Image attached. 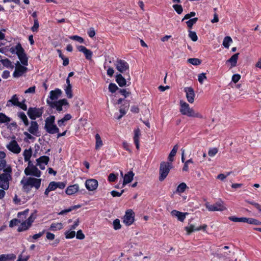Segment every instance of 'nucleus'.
<instances>
[{"mask_svg":"<svg viewBox=\"0 0 261 261\" xmlns=\"http://www.w3.org/2000/svg\"><path fill=\"white\" fill-rule=\"evenodd\" d=\"M41 179L36 178L34 177H28L23 178L20 181V184L22 186V190L24 192L29 193L33 187H35L38 190L41 185Z\"/></svg>","mask_w":261,"mask_h":261,"instance_id":"f257e3e1","label":"nucleus"},{"mask_svg":"<svg viewBox=\"0 0 261 261\" xmlns=\"http://www.w3.org/2000/svg\"><path fill=\"white\" fill-rule=\"evenodd\" d=\"M180 112L184 115L188 117H192L194 118H198L202 119L203 118L202 114L200 113L195 112L193 109L190 107V106L187 102L180 100Z\"/></svg>","mask_w":261,"mask_h":261,"instance_id":"f03ea898","label":"nucleus"},{"mask_svg":"<svg viewBox=\"0 0 261 261\" xmlns=\"http://www.w3.org/2000/svg\"><path fill=\"white\" fill-rule=\"evenodd\" d=\"M6 171L0 174V188L4 190L9 189L10 181L12 179V169H7Z\"/></svg>","mask_w":261,"mask_h":261,"instance_id":"7ed1b4c3","label":"nucleus"},{"mask_svg":"<svg viewBox=\"0 0 261 261\" xmlns=\"http://www.w3.org/2000/svg\"><path fill=\"white\" fill-rule=\"evenodd\" d=\"M55 117L51 115L45 120L44 129L50 134H55L59 132V129L55 123Z\"/></svg>","mask_w":261,"mask_h":261,"instance_id":"20e7f679","label":"nucleus"},{"mask_svg":"<svg viewBox=\"0 0 261 261\" xmlns=\"http://www.w3.org/2000/svg\"><path fill=\"white\" fill-rule=\"evenodd\" d=\"M173 168L172 163L162 162L159 169V180H164L168 176L170 170Z\"/></svg>","mask_w":261,"mask_h":261,"instance_id":"39448f33","label":"nucleus"},{"mask_svg":"<svg viewBox=\"0 0 261 261\" xmlns=\"http://www.w3.org/2000/svg\"><path fill=\"white\" fill-rule=\"evenodd\" d=\"M47 103L51 108L56 109L59 112L63 110V106H69V103L66 99H62L58 101H50L47 99Z\"/></svg>","mask_w":261,"mask_h":261,"instance_id":"423d86ee","label":"nucleus"},{"mask_svg":"<svg viewBox=\"0 0 261 261\" xmlns=\"http://www.w3.org/2000/svg\"><path fill=\"white\" fill-rule=\"evenodd\" d=\"M15 50L21 63L23 65L27 66L28 65V58L20 43H18L15 46Z\"/></svg>","mask_w":261,"mask_h":261,"instance_id":"0eeeda50","label":"nucleus"},{"mask_svg":"<svg viewBox=\"0 0 261 261\" xmlns=\"http://www.w3.org/2000/svg\"><path fill=\"white\" fill-rule=\"evenodd\" d=\"M205 207L211 212H223L227 210L224 202L222 201H218L214 204H210L209 203L207 202L205 203Z\"/></svg>","mask_w":261,"mask_h":261,"instance_id":"6e6552de","label":"nucleus"},{"mask_svg":"<svg viewBox=\"0 0 261 261\" xmlns=\"http://www.w3.org/2000/svg\"><path fill=\"white\" fill-rule=\"evenodd\" d=\"M42 113V109L36 108H29L27 113L29 117L33 120L41 117Z\"/></svg>","mask_w":261,"mask_h":261,"instance_id":"1a4fd4ad","label":"nucleus"},{"mask_svg":"<svg viewBox=\"0 0 261 261\" xmlns=\"http://www.w3.org/2000/svg\"><path fill=\"white\" fill-rule=\"evenodd\" d=\"M135 213L132 210H128L126 211L123 217V223L127 226H129L134 222Z\"/></svg>","mask_w":261,"mask_h":261,"instance_id":"9d476101","label":"nucleus"},{"mask_svg":"<svg viewBox=\"0 0 261 261\" xmlns=\"http://www.w3.org/2000/svg\"><path fill=\"white\" fill-rule=\"evenodd\" d=\"M116 68L121 73H123L129 69L128 64L123 60H118L115 64Z\"/></svg>","mask_w":261,"mask_h":261,"instance_id":"9b49d317","label":"nucleus"},{"mask_svg":"<svg viewBox=\"0 0 261 261\" xmlns=\"http://www.w3.org/2000/svg\"><path fill=\"white\" fill-rule=\"evenodd\" d=\"M24 173L26 175H32L37 177H39L41 176L40 171L35 166L31 168L27 167L24 169Z\"/></svg>","mask_w":261,"mask_h":261,"instance_id":"f8f14e48","label":"nucleus"},{"mask_svg":"<svg viewBox=\"0 0 261 261\" xmlns=\"http://www.w3.org/2000/svg\"><path fill=\"white\" fill-rule=\"evenodd\" d=\"M27 70L28 68L27 67L21 65L19 62L17 61L14 72L13 74V76L15 77H19L22 75V74L25 73Z\"/></svg>","mask_w":261,"mask_h":261,"instance_id":"ddd939ff","label":"nucleus"},{"mask_svg":"<svg viewBox=\"0 0 261 261\" xmlns=\"http://www.w3.org/2000/svg\"><path fill=\"white\" fill-rule=\"evenodd\" d=\"M7 147L9 150L14 153H19L21 151V148L17 142L15 140L11 141L9 144L7 145Z\"/></svg>","mask_w":261,"mask_h":261,"instance_id":"4468645a","label":"nucleus"},{"mask_svg":"<svg viewBox=\"0 0 261 261\" xmlns=\"http://www.w3.org/2000/svg\"><path fill=\"white\" fill-rule=\"evenodd\" d=\"M185 92L186 93V98L188 101L192 103L194 101L195 96L193 89L191 87L185 88Z\"/></svg>","mask_w":261,"mask_h":261,"instance_id":"2eb2a0df","label":"nucleus"},{"mask_svg":"<svg viewBox=\"0 0 261 261\" xmlns=\"http://www.w3.org/2000/svg\"><path fill=\"white\" fill-rule=\"evenodd\" d=\"M206 227H207V225L206 224H204V225L200 226L197 228H196L193 224H190L189 226L185 227V229L187 231V234L188 235H189L192 232H193L195 231H199L201 229L205 230Z\"/></svg>","mask_w":261,"mask_h":261,"instance_id":"dca6fc26","label":"nucleus"},{"mask_svg":"<svg viewBox=\"0 0 261 261\" xmlns=\"http://www.w3.org/2000/svg\"><path fill=\"white\" fill-rule=\"evenodd\" d=\"M85 186L89 191H93L97 188L98 181L94 179H88L85 182Z\"/></svg>","mask_w":261,"mask_h":261,"instance_id":"f3484780","label":"nucleus"},{"mask_svg":"<svg viewBox=\"0 0 261 261\" xmlns=\"http://www.w3.org/2000/svg\"><path fill=\"white\" fill-rule=\"evenodd\" d=\"M77 48L79 51L82 52L84 54L86 59L91 60L93 53L90 50L82 45L79 46Z\"/></svg>","mask_w":261,"mask_h":261,"instance_id":"a211bd4d","label":"nucleus"},{"mask_svg":"<svg viewBox=\"0 0 261 261\" xmlns=\"http://www.w3.org/2000/svg\"><path fill=\"white\" fill-rule=\"evenodd\" d=\"M171 214L172 216L177 217L179 221L183 222L186 215H188V213H182L177 210H173L171 211Z\"/></svg>","mask_w":261,"mask_h":261,"instance_id":"6ab92c4d","label":"nucleus"},{"mask_svg":"<svg viewBox=\"0 0 261 261\" xmlns=\"http://www.w3.org/2000/svg\"><path fill=\"white\" fill-rule=\"evenodd\" d=\"M134 173L133 171H129L127 173L125 174L123 177V181L122 184L123 187L126 184L130 183L133 179Z\"/></svg>","mask_w":261,"mask_h":261,"instance_id":"aec40b11","label":"nucleus"},{"mask_svg":"<svg viewBox=\"0 0 261 261\" xmlns=\"http://www.w3.org/2000/svg\"><path fill=\"white\" fill-rule=\"evenodd\" d=\"M242 222L247 223L250 224H253L255 225H261L260 221L256 219L252 218L242 217Z\"/></svg>","mask_w":261,"mask_h":261,"instance_id":"412c9836","label":"nucleus"},{"mask_svg":"<svg viewBox=\"0 0 261 261\" xmlns=\"http://www.w3.org/2000/svg\"><path fill=\"white\" fill-rule=\"evenodd\" d=\"M79 190V185L75 184L68 186L66 190V193L67 195H71L76 193Z\"/></svg>","mask_w":261,"mask_h":261,"instance_id":"4be33fe9","label":"nucleus"},{"mask_svg":"<svg viewBox=\"0 0 261 261\" xmlns=\"http://www.w3.org/2000/svg\"><path fill=\"white\" fill-rule=\"evenodd\" d=\"M62 91L59 89H56L55 90H52L50 92V100L53 101L57 100L61 95Z\"/></svg>","mask_w":261,"mask_h":261,"instance_id":"5701e85b","label":"nucleus"},{"mask_svg":"<svg viewBox=\"0 0 261 261\" xmlns=\"http://www.w3.org/2000/svg\"><path fill=\"white\" fill-rule=\"evenodd\" d=\"M28 131L34 135H37L38 132V124L36 121H31Z\"/></svg>","mask_w":261,"mask_h":261,"instance_id":"b1692460","label":"nucleus"},{"mask_svg":"<svg viewBox=\"0 0 261 261\" xmlns=\"http://www.w3.org/2000/svg\"><path fill=\"white\" fill-rule=\"evenodd\" d=\"M140 136V130L139 128H137L134 130V140L136 148L139 149V137Z\"/></svg>","mask_w":261,"mask_h":261,"instance_id":"393cba45","label":"nucleus"},{"mask_svg":"<svg viewBox=\"0 0 261 261\" xmlns=\"http://www.w3.org/2000/svg\"><path fill=\"white\" fill-rule=\"evenodd\" d=\"M239 53H237L232 55L230 59L226 61V63H230L231 67L236 66L237 61L238 60Z\"/></svg>","mask_w":261,"mask_h":261,"instance_id":"a878e982","label":"nucleus"},{"mask_svg":"<svg viewBox=\"0 0 261 261\" xmlns=\"http://www.w3.org/2000/svg\"><path fill=\"white\" fill-rule=\"evenodd\" d=\"M178 149V144H176L175 145H174V146L173 147V148L172 149V150L171 151V152L168 156V159L169 160L168 162L172 163L174 161V156L176 155Z\"/></svg>","mask_w":261,"mask_h":261,"instance_id":"bb28decb","label":"nucleus"},{"mask_svg":"<svg viewBox=\"0 0 261 261\" xmlns=\"http://www.w3.org/2000/svg\"><path fill=\"white\" fill-rule=\"evenodd\" d=\"M116 81L120 87H123L126 85V80L123 77L121 74H117L116 76Z\"/></svg>","mask_w":261,"mask_h":261,"instance_id":"cd10ccee","label":"nucleus"},{"mask_svg":"<svg viewBox=\"0 0 261 261\" xmlns=\"http://www.w3.org/2000/svg\"><path fill=\"white\" fill-rule=\"evenodd\" d=\"M7 169H12L11 165L7 164L5 160H0V171L3 170V172H6Z\"/></svg>","mask_w":261,"mask_h":261,"instance_id":"c85d7f7f","label":"nucleus"},{"mask_svg":"<svg viewBox=\"0 0 261 261\" xmlns=\"http://www.w3.org/2000/svg\"><path fill=\"white\" fill-rule=\"evenodd\" d=\"M95 149L98 150L103 145V142L101 139L100 135L96 134L95 136Z\"/></svg>","mask_w":261,"mask_h":261,"instance_id":"c756f323","label":"nucleus"},{"mask_svg":"<svg viewBox=\"0 0 261 261\" xmlns=\"http://www.w3.org/2000/svg\"><path fill=\"white\" fill-rule=\"evenodd\" d=\"M49 160V158L47 156H41L38 159H37V165H40V164H43L47 165Z\"/></svg>","mask_w":261,"mask_h":261,"instance_id":"7c9ffc66","label":"nucleus"},{"mask_svg":"<svg viewBox=\"0 0 261 261\" xmlns=\"http://www.w3.org/2000/svg\"><path fill=\"white\" fill-rule=\"evenodd\" d=\"M63 228L62 223H52L49 227V230L51 231H57L61 230Z\"/></svg>","mask_w":261,"mask_h":261,"instance_id":"2f4dec72","label":"nucleus"},{"mask_svg":"<svg viewBox=\"0 0 261 261\" xmlns=\"http://www.w3.org/2000/svg\"><path fill=\"white\" fill-rule=\"evenodd\" d=\"M19 102L17 95L16 94H14L13 95L11 99L8 101L7 105L9 106V103H11L13 105L17 106L19 105Z\"/></svg>","mask_w":261,"mask_h":261,"instance_id":"473e14b6","label":"nucleus"},{"mask_svg":"<svg viewBox=\"0 0 261 261\" xmlns=\"http://www.w3.org/2000/svg\"><path fill=\"white\" fill-rule=\"evenodd\" d=\"M32 151L30 148L29 149H25L23 152L24 160L25 162L29 161L32 156Z\"/></svg>","mask_w":261,"mask_h":261,"instance_id":"72a5a7b5","label":"nucleus"},{"mask_svg":"<svg viewBox=\"0 0 261 261\" xmlns=\"http://www.w3.org/2000/svg\"><path fill=\"white\" fill-rule=\"evenodd\" d=\"M18 116L23 121L24 125L28 126L29 124L27 116L23 112L18 113Z\"/></svg>","mask_w":261,"mask_h":261,"instance_id":"f704fd0d","label":"nucleus"},{"mask_svg":"<svg viewBox=\"0 0 261 261\" xmlns=\"http://www.w3.org/2000/svg\"><path fill=\"white\" fill-rule=\"evenodd\" d=\"M81 205H76L72 206L68 209L62 211L61 212H60L59 213V215H64V214L70 212L73 210L79 208L81 207Z\"/></svg>","mask_w":261,"mask_h":261,"instance_id":"c9c22d12","label":"nucleus"},{"mask_svg":"<svg viewBox=\"0 0 261 261\" xmlns=\"http://www.w3.org/2000/svg\"><path fill=\"white\" fill-rule=\"evenodd\" d=\"M232 42L231 38L229 36H226L224 38L223 41V45L226 48L229 47V43Z\"/></svg>","mask_w":261,"mask_h":261,"instance_id":"e433bc0d","label":"nucleus"},{"mask_svg":"<svg viewBox=\"0 0 261 261\" xmlns=\"http://www.w3.org/2000/svg\"><path fill=\"white\" fill-rule=\"evenodd\" d=\"M10 120V118L7 117L5 114L0 113V123L9 122Z\"/></svg>","mask_w":261,"mask_h":261,"instance_id":"4c0bfd02","label":"nucleus"},{"mask_svg":"<svg viewBox=\"0 0 261 261\" xmlns=\"http://www.w3.org/2000/svg\"><path fill=\"white\" fill-rule=\"evenodd\" d=\"M198 20V18L195 17L192 19H189L187 21H186V24L187 25V27L189 29H191L192 28V26L196 23V22Z\"/></svg>","mask_w":261,"mask_h":261,"instance_id":"58836bf2","label":"nucleus"},{"mask_svg":"<svg viewBox=\"0 0 261 261\" xmlns=\"http://www.w3.org/2000/svg\"><path fill=\"white\" fill-rule=\"evenodd\" d=\"M21 225L18 228V231L21 232L24 230H25L28 229V228L30 227V226L28 225L27 224V222H22V223H20Z\"/></svg>","mask_w":261,"mask_h":261,"instance_id":"ea45409f","label":"nucleus"},{"mask_svg":"<svg viewBox=\"0 0 261 261\" xmlns=\"http://www.w3.org/2000/svg\"><path fill=\"white\" fill-rule=\"evenodd\" d=\"M187 188L186 184L185 182H182L177 186L176 191L178 193H183Z\"/></svg>","mask_w":261,"mask_h":261,"instance_id":"a19ab883","label":"nucleus"},{"mask_svg":"<svg viewBox=\"0 0 261 261\" xmlns=\"http://www.w3.org/2000/svg\"><path fill=\"white\" fill-rule=\"evenodd\" d=\"M188 62L193 65H198L201 63V61L197 58H190Z\"/></svg>","mask_w":261,"mask_h":261,"instance_id":"79ce46f5","label":"nucleus"},{"mask_svg":"<svg viewBox=\"0 0 261 261\" xmlns=\"http://www.w3.org/2000/svg\"><path fill=\"white\" fill-rule=\"evenodd\" d=\"M65 91L67 97L68 98H71L73 96L72 86H67Z\"/></svg>","mask_w":261,"mask_h":261,"instance_id":"37998d69","label":"nucleus"},{"mask_svg":"<svg viewBox=\"0 0 261 261\" xmlns=\"http://www.w3.org/2000/svg\"><path fill=\"white\" fill-rule=\"evenodd\" d=\"M189 37L193 41H196L198 39L197 36L195 32L189 31Z\"/></svg>","mask_w":261,"mask_h":261,"instance_id":"c03bdc74","label":"nucleus"},{"mask_svg":"<svg viewBox=\"0 0 261 261\" xmlns=\"http://www.w3.org/2000/svg\"><path fill=\"white\" fill-rule=\"evenodd\" d=\"M173 8L178 14H180L183 11L182 7L180 5H174Z\"/></svg>","mask_w":261,"mask_h":261,"instance_id":"a18cd8bd","label":"nucleus"},{"mask_svg":"<svg viewBox=\"0 0 261 261\" xmlns=\"http://www.w3.org/2000/svg\"><path fill=\"white\" fill-rule=\"evenodd\" d=\"M109 90L111 93H114L119 90V88L115 84L111 83L109 86Z\"/></svg>","mask_w":261,"mask_h":261,"instance_id":"49530a36","label":"nucleus"},{"mask_svg":"<svg viewBox=\"0 0 261 261\" xmlns=\"http://www.w3.org/2000/svg\"><path fill=\"white\" fill-rule=\"evenodd\" d=\"M114 229L118 230L121 228V225L120 223V220L118 219H115L113 223Z\"/></svg>","mask_w":261,"mask_h":261,"instance_id":"de8ad7c7","label":"nucleus"},{"mask_svg":"<svg viewBox=\"0 0 261 261\" xmlns=\"http://www.w3.org/2000/svg\"><path fill=\"white\" fill-rule=\"evenodd\" d=\"M65 234L66 239H72L74 237L75 232L74 231L68 230L65 232Z\"/></svg>","mask_w":261,"mask_h":261,"instance_id":"09e8293b","label":"nucleus"},{"mask_svg":"<svg viewBox=\"0 0 261 261\" xmlns=\"http://www.w3.org/2000/svg\"><path fill=\"white\" fill-rule=\"evenodd\" d=\"M39 25L38 21L37 19L35 18L34 20V25L32 27L31 30L33 32H37L38 31V28H39Z\"/></svg>","mask_w":261,"mask_h":261,"instance_id":"8fccbe9b","label":"nucleus"},{"mask_svg":"<svg viewBox=\"0 0 261 261\" xmlns=\"http://www.w3.org/2000/svg\"><path fill=\"white\" fill-rule=\"evenodd\" d=\"M70 39L74 41H76L81 43H83L84 41L82 37L77 35L70 36Z\"/></svg>","mask_w":261,"mask_h":261,"instance_id":"3c124183","label":"nucleus"},{"mask_svg":"<svg viewBox=\"0 0 261 261\" xmlns=\"http://www.w3.org/2000/svg\"><path fill=\"white\" fill-rule=\"evenodd\" d=\"M218 152V149L217 148H213L209 149L208 154L210 156H214Z\"/></svg>","mask_w":261,"mask_h":261,"instance_id":"603ef678","label":"nucleus"},{"mask_svg":"<svg viewBox=\"0 0 261 261\" xmlns=\"http://www.w3.org/2000/svg\"><path fill=\"white\" fill-rule=\"evenodd\" d=\"M21 223V220L17 219H13L10 222L9 226L10 227H13L14 226L18 225L19 223Z\"/></svg>","mask_w":261,"mask_h":261,"instance_id":"864d4df0","label":"nucleus"},{"mask_svg":"<svg viewBox=\"0 0 261 261\" xmlns=\"http://www.w3.org/2000/svg\"><path fill=\"white\" fill-rule=\"evenodd\" d=\"M206 79L205 73H202L198 75V82L201 84H203V81Z\"/></svg>","mask_w":261,"mask_h":261,"instance_id":"5fc2aeb1","label":"nucleus"},{"mask_svg":"<svg viewBox=\"0 0 261 261\" xmlns=\"http://www.w3.org/2000/svg\"><path fill=\"white\" fill-rule=\"evenodd\" d=\"M124 192V190H121L120 192H118L117 191L114 190V191H112L111 192V194L112 195V196L114 197H120L122 195V194Z\"/></svg>","mask_w":261,"mask_h":261,"instance_id":"6e6d98bb","label":"nucleus"},{"mask_svg":"<svg viewBox=\"0 0 261 261\" xmlns=\"http://www.w3.org/2000/svg\"><path fill=\"white\" fill-rule=\"evenodd\" d=\"M117 178V175L113 173H110L108 176V180L110 182H114Z\"/></svg>","mask_w":261,"mask_h":261,"instance_id":"4d7b16f0","label":"nucleus"},{"mask_svg":"<svg viewBox=\"0 0 261 261\" xmlns=\"http://www.w3.org/2000/svg\"><path fill=\"white\" fill-rule=\"evenodd\" d=\"M2 63L4 66L8 68L11 67L12 66L11 61L8 59H3Z\"/></svg>","mask_w":261,"mask_h":261,"instance_id":"13d9d810","label":"nucleus"},{"mask_svg":"<svg viewBox=\"0 0 261 261\" xmlns=\"http://www.w3.org/2000/svg\"><path fill=\"white\" fill-rule=\"evenodd\" d=\"M119 92L123 95L125 97H127L130 94V92L129 91H127L125 89H119Z\"/></svg>","mask_w":261,"mask_h":261,"instance_id":"bf43d9fd","label":"nucleus"},{"mask_svg":"<svg viewBox=\"0 0 261 261\" xmlns=\"http://www.w3.org/2000/svg\"><path fill=\"white\" fill-rule=\"evenodd\" d=\"M5 259L6 261L9 260H14L16 256L14 254H5Z\"/></svg>","mask_w":261,"mask_h":261,"instance_id":"052dcab7","label":"nucleus"},{"mask_svg":"<svg viewBox=\"0 0 261 261\" xmlns=\"http://www.w3.org/2000/svg\"><path fill=\"white\" fill-rule=\"evenodd\" d=\"M246 201L247 203H249L250 204L254 206L259 212H261V205L253 201H249L248 200H246Z\"/></svg>","mask_w":261,"mask_h":261,"instance_id":"680f3d73","label":"nucleus"},{"mask_svg":"<svg viewBox=\"0 0 261 261\" xmlns=\"http://www.w3.org/2000/svg\"><path fill=\"white\" fill-rule=\"evenodd\" d=\"M229 220H230V221H232V222H242V217H241V218H238V217H236L235 216H230L228 218Z\"/></svg>","mask_w":261,"mask_h":261,"instance_id":"e2e57ef3","label":"nucleus"},{"mask_svg":"<svg viewBox=\"0 0 261 261\" xmlns=\"http://www.w3.org/2000/svg\"><path fill=\"white\" fill-rule=\"evenodd\" d=\"M76 237L77 239L83 240L85 237L82 230H79L77 231Z\"/></svg>","mask_w":261,"mask_h":261,"instance_id":"0e129e2a","label":"nucleus"},{"mask_svg":"<svg viewBox=\"0 0 261 261\" xmlns=\"http://www.w3.org/2000/svg\"><path fill=\"white\" fill-rule=\"evenodd\" d=\"M120 115L117 117L118 120H120L126 114V111L124 108H121L119 110Z\"/></svg>","mask_w":261,"mask_h":261,"instance_id":"69168bd1","label":"nucleus"},{"mask_svg":"<svg viewBox=\"0 0 261 261\" xmlns=\"http://www.w3.org/2000/svg\"><path fill=\"white\" fill-rule=\"evenodd\" d=\"M29 213V210H25V211L21 212H19L18 213L17 216L19 218H21V216H24V219H25L27 216L28 215Z\"/></svg>","mask_w":261,"mask_h":261,"instance_id":"338daca9","label":"nucleus"},{"mask_svg":"<svg viewBox=\"0 0 261 261\" xmlns=\"http://www.w3.org/2000/svg\"><path fill=\"white\" fill-rule=\"evenodd\" d=\"M241 79V75L239 74H236L232 75V81L234 83H237Z\"/></svg>","mask_w":261,"mask_h":261,"instance_id":"774afa93","label":"nucleus"}]
</instances>
